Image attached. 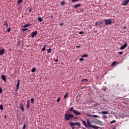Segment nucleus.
Masks as SVG:
<instances>
[{
    "label": "nucleus",
    "mask_w": 129,
    "mask_h": 129,
    "mask_svg": "<svg viewBox=\"0 0 129 129\" xmlns=\"http://www.w3.org/2000/svg\"><path fill=\"white\" fill-rule=\"evenodd\" d=\"M61 6H65V2L62 1L61 2Z\"/></svg>",
    "instance_id": "c756f323"
},
{
    "label": "nucleus",
    "mask_w": 129,
    "mask_h": 129,
    "mask_svg": "<svg viewBox=\"0 0 129 129\" xmlns=\"http://www.w3.org/2000/svg\"><path fill=\"white\" fill-rule=\"evenodd\" d=\"M22 30L23 31V32H25V31L28 30V28H27V27H23V28H22Z\"/></svg>",
    "instance_id": "a211bd4d"
},
{
    "label": "nucleus",
    "mask_w": 129,
    "mask_h": 129,
    "mask_svg": "<svg viewBox=\"0 0 129 129\" xmlns=\"http://www.w3.org/2000/svg\"><path fill=\"white\" fill-rule=\"evenodd\" d=\"M16 89L18 90L19 89V87H20V80H18L17 85H16Z\"/></svg>",
    "instance_id": "f8f14e48"
},
{
    "label": "nucleus",
    "mask_w": 129,
    "mask_h": 129,
    "mask_svg": "<svg viewBox=\"0 0 129 129\" xmlns=\"http://www.w3.org/2000/svg\"><path fill=\"white\" fill-rule=\"evenodd\" d=\"M26 108L27 109H29V108H30V100H28L27 102Z\"/></svg>",
    "instance_id": "9b49d317"
},
{
    "label": "nucleus",
    "mask_w": 129,
    "mask_h": 129,
    "mask_svg": "<svg viewBox=\"0 0 129 129\" xmlns=\"http://www.w3.org/2000/svg\"><path fill=\"white\" fill-rule=\"evenodd\" d=\"M6 52L5 49L0 50V55L2 56Z\"/></svg>",
    "instance_id": "ddd939ff"
},
{
    "label": "nucleus",
    "mask_w": 129,
    "mask_h": 129,
    "mask_svg": "<svg viewBox=\"0 0 129 129\" xmlns=\"http://www.w3.org/2000/svg\"><path fill=\"white\" fill-rule=\"evenodd\" d=\"M4 116H5V118H7V115H5Z\"/></svg>",
    "instance_id": "5fc2aeb1"
},
{
    "label": "nucleus",
    "mask_w": 129,
    "mask_h": 129,
    "mask_svg": "<svg viewBox=\"0 0 129 129\" xmlns=\"http://www.w3.org/2000/svg\"><path fill=\"white\" fill-rule=\"evenodd\" d=\"M82 121L83 124H84V125H85H85H86V122L85 121H84V120H82Z\"/></svg>",
    "instance_id": "f704fd0d"
},
{
    "label": "nucleus",
    "mask_w": 129,
    "mask_h": 129,
    "mask_svg": "<svg viewBox=\"0 0 129 129\" xmlns=\"http://www.w3.org/2000/svg\"><path fill=\"white\" fill-rule=\"evenodd\" d=\"M112 129H115V127H113Z\"/></svg>",
    "instance_id": "bf43d9fd"
},
{
    "label": "nucleus",
    "mask_w": 129,
    "mask_h": 129,
    "mask_svg": "<svg viewBox=\"0 0 129 129\" xmlns=\"http://www.w3.org/2000/svg\"><path fill=\"white\" fill-rule=\"evenodd\" d=\"M104 22H105V25H111L112 24L111 19H106Z\"/></svg>",
    "instance_id": "20e7f679"
},
{
    "label": "nucleus",
    "mask_w": 129,
    "mask_h": 129,
    "mask_svg": "<svg viewBox=\"0 0 129 129\" xmlns=\"http://www.w3.org/2000/svg\"><path fill=\"white\" fill-rule=\"evenodd\" d=\"M75 119H77V118L76 117H74Z\"/></svg>",
    "instance_id": "6e6d98bb"
},
{
    "label": "nucleus",
    "mask_w": 129,
    "mask_h": 129,
    "mask_svg": "<svg viewBox=\"0 0 129 129\" xmlns=\"http://www.w3.org/2000/svg\"><path fill=\"white\" fill-rule=\"evenodd\" d=\"M80 34H82V33H80Z\"/></svg>",
    "instance_id": "e2e57ef3"
},
{
    "label": "nucleus",
    "mask_w": 129,
    "mask_h": 129,
    "mask_svg": "<svg viewBox=\"0 0 129 129\" xmlns=\"http://www.w3.org/2000/svg\"><path fill=\"white\" fill-rule=\"evenodd\" d=\"M75 128V127L73 126L72 129Z\"/></svg>",
    "instance_id": "4d7b16f0"
},
{
    "label": "nucleus",
    "mask_w": 129,
    "mask_h": 129,
    "mask_svg": "<svg viewBox=\"0 0 129 129\" xmlns=\"http://www.w3.org/2000/svg\"><path fill=\"white\" fill-rule=\"evenodd\" d=\"M0 93H3V88H0Z\"/></svg>",
    "instance_id": "ea45409f"
},
{
    "label": "nucleus",
    "mask_w": 129,
    "mask_h": 129,
    "mask_svg": "<svg viewBox=\"0 0 129 129\" xmlns=\"http://www.w3.org/2000/svg\"><path fill=\"white\" fill-rule=\"evenodd\" d=\"M70 111H73V112H74V108L73 107H72L70 109Z\"/></svg>",
    "instance_id": "5701e85b"
},
{
    "label": "nucleus",
    "mask_w": 129,
    "mask_h": 129,
    "mask_svg": "<svg viewBox=\"0 0 129 129\" xmlns=\"http://www.w3.org/2000/svg\"><path fill=\"white\" fill-rule=\"evenodd\" d=\"M33 33H37V31L33 32Z\"/></svg>",
    "instance_id": "864d4df0"
},
{
    "label": "nucleus",
    "mask_w": 129,
    "mask_h": 129,
    "mask_svg": "<svg viewBox=\"0 0 129 129\" xmlns=\"http://www.w3.org/2000/svg\"><path fill=\"white\" fill-rule=\"evenodd\" d=\"M129 3V0H125L123 2L122 5L124 6H127V4Z\"/></svg>",
    "instance_id": "1a4fd4ad"
},
{
    "label": "nucleus",
    "mask_w": 129,
    "mask_h": 129,
    "mask_svg": "<svg viewBox=\"0 0 129 129\" xmlns=\"http://www.w3.org/2000/svg\"><path fill=\"white\" fill-rule=\"evenodd\" d=\"M39 22H43V19L41 17H39L38 19Z\"/></svg>",
    "instance_id": "b1692460"
},
{
    "label": "nucleus",
    "mask_w": 129,
    "mask_h": 129,
    "mask_svg": "<svg viewBox=\"0 0 129 129\" xmlns=\"http://www.w3.org/2000/svg\"><path fill=\"white\" fill-rule=\"evenodd\" d=\"M122 53H123V52H122V51H119V52H118V54H119V55H121V54H122Z\"/></svg>",
    "instance_id": "37998d69"
},
{
    "label": "nucleus",
    "mask_w": 129,
    "mask_h": 129,
    "mask_svg": "<svg viewBox=\"0 0 129 129\" xmlns=\"http://www.w3.org/2000/svg\"><path fill=\"white\" fill-rule=\"evenodd\" d=\"M37 34H38L37 33H32L30 35L32 36V38H34L35 36H37Z\"/></svg>",
    "instance_id": "2eb2a0df"
},
{
    "label": "nucleus",
    "mask_w": 129,
    "mask_h": 129,
    "mask_svg": "<svg viewBox=\"0 0 129 129\" xmlns=\"http://www.w3.org/2000/svg\"><path fill=\"white\" fill-rule=\"evenodd\" d=\"M7 31L8 32V33H10V32H11V28H8L7 29Z\"/></svg>",
    "instance_id": "79ce46f5"
},
{
    "label": "nucleus",
    "mask_w": 129,
    "mask_h": 129,
    "mask_svg": "<svg viewBox=\"0 0 129 129\" xmlns=\"http://www.w3.org/2000/svg\"><path fill=\"white\" fill-rule=\"evenodd\" d=\"M103 90L104 91H105V90H106V89H103Z\"/></svg>",
    "instance_id": "603ef678"
},
{
    "label": "nucleus",
    "mask_w": 129,
    "mask_h": 129,
    "mask_svg": "<svg viewBox=\"0 0 129 129\" xmlns=\"http://www.w3.org/2000/svg\"><path fill=\"white\" fill-rule=\"evenodd\" d=\"M58 59H56L55 60V62H58Z\"/></svg>",
    "instance_id": "3c124183"
},
{
    "label": "nucleus",
    "mask_w": 129,
    "mask_h": 129,
    "mask_svg": "<svg viewBox=\"0 0 129 129\" xmlns=\"http://www.w3.org/2000/svg\"><path fill=\"white\" fill-rule=\"evenodd\" d=\"M51 51H52V49L51 48L47 49V53L49 54V53H51Z\"/></svg>",
    "instance_id": "a878e982"
},
{
    "label": "nucleus",
    "mask_w": 129,
    "mask_h": 129,
    "mask_svg": "<svg viewBox=\"0 0 129 129\" xmlns=\"http://www.w3.org/2000/svg\"><path fill=\"white\" fill-rule=\"evenodd\" d=\"M79 33H83V31H81Z\"/></svg>",
    "instance_id": "052dcab7"
},
{
    "label": "nucleus",
    "mask_w": 129,
    "mask_h": 129,
    "mask_svg": "<svg viewBox=\"0 0 129 129\" xmlns=\"http://www.w3.org/2000/svg\"><path fill=\"white\" fill-rule=\"evenodd\" d=\"M76 48H80V46H77Z\"/></svg>",
    "instance_id": "8fccbe9b"
},
{
    "label": "nucleus",
    "mask_w": 129,
    "mask_h": 129,
    "mask_svg": "<svg viewBox=\"0 0 129 129\" xmlns=\"http://www.w3.org/2000/svg\"><path fill=\"white\" fill-rule=\"evenodd\" d=\"M72 118H74V115H73V114H69L67 113H65V115H64L65 120H67V121L71 120Z\"/></svg>",
    "instance_id": "f257e3e1"
},
{
    "label": "nucleus",
    "mask_w": 129,
    "mask_h": 129,
    "mask_svg": "<svg viewBox=\"0 0 129 129\" xmlns=\"http://www.w3.org/2000/svg\"><path fill=\"white\" fill-rule=\"evenodd\" d=\"M1 78L5 83L7 82V76H6L5 75H2L1 76Z\"/></svg>",
    "instance_id": "6e6552de"
},
{
    "label": "nucleus",
    "mask_w": 129,
    "mask_h": 129,
    "mask_svg": "<svg viewBox=\"0 0 129 129\" xmlns=\"http://www.w3.org/2000/svg\"><path fill=\"white\" fill-rule=\"evenodd\" d=\"M101 114H107V112L106 111H102L101 112Z\"/></svg>",
    "instance_id": "bb28decb"
},
{
    "label": "nucleus",
    "mask_w": 129,
    "mask_h": 129,
    "mask_svg": "<svg viewBox=\"0 0 129 129\" xmlns=\"http://www.w3.org/2000/svg\"><path fill=\"white\" fill-rule=\"evenodd\" d=\"M87 116H89V117H94L95 118H97L99 117L98 115H91L89 113L87 114Z\"/></svg>",
    "instance_id": "423d86ee"
},
{
    "label": "nucleus",
    "mask_w": 129,
    "mask_h": 129,
    "mask_svg": "<svg viewBox=\"0 0 129 129\" xmlns=\"http://www.w3.org/2000/svg\"><path fill=\"white\" fill-rule=\"evenodd\" d=\"M79 0H72V3H75V2H78Z\"/></svg>",
    "instance_id": "a18cd8bd"
},
{
    "label": "nucleus",
    "mask_w": 129,
    "mask_h": 129,
    "mask_svg": "<svg viewBox=\"0 0 129 129\" xmlns=\"http://www.w3.org/2000/svg\"><path fill=\"white\" fill-rule=\"evenodd\" d=\"M103 117H104L105 118H107V116L106 115H104Z\"/></svg>",
    "instance_id": "49530a36"
},
{
    "label": "nucleus",
    "mask_w": 129,
    "mask_h": 129,
    "mask_svg": "<svg viewBox=\"0 0 129 129\" xmlns=\"http://www.w3.org/2000/svg\"><path fill=\"white\" fill-rule=\"evenodd\" d=\"M57 102H60V97H58L56 100Z\"/></svg>",
    "instance_id": "58836bf2"
},
{
    "label": "nucleus",
    "mask_w": 129,
    "mask_h": 129,
    "mask_svg": "<svg viewBox=\"0 0 129 129\" xmlns=\"http://www.w3.org/2000/svg\"><path fill=\"white\" fill-rule=\"evenodd\" d=\"M84 58H80V61H84Z\"/></svg>",
    "instance_id": "c03bdc74"
},
{
    "label": "nucleus",
    "mask_w": 129,
    "mask_h": 129,
    "mask_svg": "<svg viewBox=\"0 0 129 129\" xmlns=\"http://www.w3.org/2000/svg\"><path fill=\"white\" fill-rule=\"evenodd\" d=\"M30 26H31V24L30 23H28V24H26L25 25H24L23 26V28H27V27H30Z\"/></svg>",
    "instance_id": "f3484780"
},
{
    "label": "nucleus",
    "mask_w": 129,
    "mask_h": 129,
    "mask_svg": "<svg viewBox=\"0 0 129 129\" xmlns=\"http://www.w3.org/2000/svg\"><path fill=\"white\" fill-rule=\"evenodd\" d=\"M47 47L46 45H44V46L43 47V48H42V52H44V51H45V50H46V47Z\"/></svg>",
    "instance_id": "4be33fe9"
},
{
    "label": "nucleus",
    "mask_w": 129,
    "mask_h": 129,
    "mask_svg": "<svg viewBox=\"0 0 129 129\" xmlns=\"http://www.w3.org/2000/svg\"><path fill=\"white\" fill-rule=\"evenodd\" d=\"M74 113L76 114L77 116V115H81V113L79 111H77V110H74Z\"/></svg>",
    "instance_id": "9d476101"
},
{
    "label": "nucleus",
    "mask_w": 129,
    "mask_h": 129,
    "mask_svg": "<svg viewBox=\"0 0 129 129\" xmlns=\"http://www.w3.org/2000/svg\"><path fill=\"white\" fill-rule=\"evenodd\" d=\"M88 81V80L87 79H84L82 80L81 82H85Z\"/></svg>",
    "instance_id": "412c9836"
},
{
    "label": "nucleus",
    "mask_w": 129,
    "mask_h": 129,
    "mask_svg": "<svg viewBox=\"0 0 129 129\" xmlns=\"http://www.w3.org/2000/svg\"><path fill=\"white\" fill-rule=\"evenodd\" d=\"M7 21L8 20L6 21L5 23H4V25H6V26L8 27V23L7 22Z\"/></svg>",
    "instance_id": "a19ab883"
},
{
    "label": "nucleus",
    "mask_w": 129,
    "mask_h": 129,
    "mask_svg": "<svg viewBox=\"0 0 129 129\" xmlns=\"http://www.w3.org/2000/svg\"><path fill=\"white\" fill-rule=\"evenodd\" d=\"M102 121L99 120H98V124H99V125H102Z\"/></svg>",
    "instance_id": "6ab92c4d"
},
{
    "label": "nucleus",
    "mask_w": 129,
    "mask_h": 129,
    "mask_svg": "<svg viewBox=\"0 0 129 129\" xmlns=\"http://www.w3.org/2000/svg\"><path fill=\"white\" fill-rule=\"evenodd\" d=\"M17 46H21V41H18L17 43Z\"/></svg>",
    "instance_id": "393cba45"
},
{
    "label": "nucleus",
    "mask_w": 129,
    "mask_h": 129,
    "mask_svg": "<svg viewBox=\"0 0 129 129\" xmlns=\"http://www.w3.org/2000/svg\"><path fill=\"white\" fill-rule=\"evenodd\" d=\"M23 0H18V4H22Z\"/></svg>",
    "instance_id": "e433bc0d"
},
{
    "label": "nucleus",
    "mask_w": 129,
    "mask_h": 129,
    "mask_svg": "<svg viewBox=\"0 0 129 129\" xmlns=\"http://www.w3.org/2000/svg\"><path fill=\"white\" fill-rule=\"evenodd\" d=\"M95 26L98 28H101V27H102V21H97L95 23Z\"/></svg>",
    "instance_id": "7ed1b4c3"
},
{
    "label": "nucleus",
    "mask_w": 129,
    "mask_h": 129,
    "mask_svg": "<svg viewBox=\"0 0 129 129\" xmlns=\"http://www.w3.org/2000/svg\"><path fill=\"white\" fill-rule=\"evenodd\" d=\"M79 7H81V4H76L75 5L74 8L75 9H77V8H79Z\"/></svg>",
    "instance_id": "dca6fc26"
},
{
    "label": "nucleus",
    "mask_w": 129,
    "mask_h": 129,
    "mask_svg": "<svg viewBox=\"0 0 129 129\" xmlns=\"http://www.w3.org/2000/svg\"><path fill=\"white\" fill-rule=\"evenodd\" d=\"M0 109L1 110H4V107L3 106V105H0Z\"/></svg>",
    "instance_id": "2f4dec72"
},
{
    "label": "nucleus",
    "mask_w": 129,
    "mask_h": 129,
    "mask_svg": "<svg viewBox=\"0 0 129 129\" xmlns=\"http://www.w3.org/2000/svg\"><path fill=\"white\" fill-rule=\"evenodd\" d=\"M26 126H27V125L26 123H24L23 125V129H26Z\"/></svg>",
    "instance_id": "c9c22d12"
},
{
    "label": "nucleus",
    "mask_w": 129,
    "mask_h": 129,
    "mask_svg": "<svg viewBox=\"0 0 129 129\" xmlns=\"http://www.w3.org/2000/svg\"><path fill=\"white\" fill-rule=\"evenodd\" d=\"M32 12V9H30L29 11V13H31Z\"/></svg>",
    "instance_id": "de8ad7c7"
},
{
    "label": "nucleus",
    "mask_w": 129,
    "mask_h": 129,
    "mask_svg": "<svg viewBox=\"0 0 129 129\" xmlns=\"http://www.w3.org/2000/svg\"><path fill=\"white\" fill-rule=\"evenodd\" d=\"M85 126H86V127H87V128H88L90 127V126L88 124H87Z\"/></svg>",
    "instance_id": "4c0bfd02"
},
{
    "label": "nucleus",
    "mask_w": 129,
    "mask_h": 129,
    "mask_svg": "<svg viewBox=\"0 0 129 129\" xmlns=\"http://www.w3.org/2000/svg\"><path fill=\"white\" fill-rule=\"evenodd\" d=\"M82 57H88V55L87 54H85L82 55Z\"/></svg>",
    "instance_id": "c85d7f7f"
},
{
    "label": "nucleus",
    "mask_w": 129,
    "mask_h": 129,
    "mask_svg": "<svg viewBox=\"0 0 129 129\" xmlns=\"http://www.w3.org/2000/svg\"><path fill=\"white\" fill-rule=\"evenodd\" d=\"M36 72V68H33L32 69L31 72L34 73V72Z\"/></svg>",
    "instance_id": "cd10ccee"
},
{
    "label": "nucleus",
    "mask_w": 129,
    "mask_h": 129,
    "mask_svg": "<svg viewBox=\"0 0 129 129\" xmlns=\"http://www.w3.org/2000/svg\"><path fill=\"white\" fill-rule=\"evenodd\" d=\"M67 96H68V93H67L65 95V96H64V99H66V98H67Z\"/></svg>",
    "instance_id": "473e14b6"
},
{
    "label": "nucleus",
    "mask_w": 129,
    "mask_h": 129,
    "mask_svg": "<svg viewBox=\"0 0 129 129\" xmlns=\"http://www.w3.org/2000/svg\"><path fill=\"white\" fill-rule=\"evenodd\" d=\"M35 101V99H34L33 98H31V103L34 104V102Z\"/></svg>",
    "instance_id": "aec40b11"
},
{
    "label": "nucleus",
    "mask_w": 129,
    "mask_h": 129,
    "mask_svg": "<svg viewBox=\"0 0 129 129\" xmlns=\"http://www.w3.org/2000/svg\"><path fill=\"white\" fill-rule=\"evenodd\" d=\"M63 24V23H61L60 26H62Z\"/></svg>",
    "instance_id": "13d9d810"
},
{
    "label": "nucleus",
    "mask_w": 129,
    "mask_h": 129,
    "mask_svg": "<svg viewBox=\"0 0 129 129\" xmlns=\"http://www.w3.org/2000/svg\"><path fill=\"white\" fill-rule=\"evenodd\" d=\"M113 122H116V121L115 120L111 121L110 122V123L112 124V123H113Z\"/></svg>",
    "instance_id": "72a5a7b5"
},
{
    "label": "nucleus",
    "mask_w": 129,
    "mask_h": 129,
    "mask_svg": "<svg viewBox=\"0 0 129 129\" xmlns=\"http://www.w3.org/2000/svg\"><path fill=\"white\" fill-rule=\"evenodd\" d=\"M127 47V43H125L124 44V45H122L120 47V50H123V49H125V48H126Z\"/></svg>",
    "instance_id": "0eeeda50"
},
{
    "label": "nucleus",
    "mask_w": 129,
    "mask_h": 129,
    "mask_svg": "<svg viewBox=\"0 0 129 129\" xmlns=\"http://www.w3.org/2000/svg\"><path fill=\"white\" fill-rule=\"evenodd\" d=\"M82 10L81 11V12H83V9H82Z\"/></svg>",
    "instance_id": "680f3d73"
},
{
    "label": "nucleus",
    "mask_w": 129,
    "mask_h": 129,
    "mask_svg": "<svg viewBox=\"0 0 129 129\" xmlns=\"http://www.w3.org/2000/svg\"><path fill=\"white\" fill-rule=\"evenodd\" d=\"M123 29H124V30H126V26L123 27Z\"/></svg>",
    "instance_id": "09e8293b"
},
{
    "label": "nucleus",
    "mask_w": 129,
    "mask_h": 129,
    "mask_svg": "<svg viewBox=\"0 0 129 129\" xmlns=\"http://www.w3.org/2000/svg\"><path fill=\"white\" fill-rule=\"evenodd\" d=\"M71 126H74L75 125H78L79 127H80V122H73L72 121H69V122Z\"/></svg>",
    "instance_id": "f03ea898"
},
{
    "label": "nucleus",
    "mask_w": 129,
    "mask_h": 129,
    "mask_svg": "<svg viewBox=\"0 0 129 129\" xmlns=\"http://www.w3.org/2000/svg\"><path fill=\"white\" fill-rule=\"evenodd\" d=\"M20 108L21 109L22 111H24V106H23V103H21L19 105Z\"/></svg>",
    "instance_id": "4468645a"
},
{
    "label": "nucleus",
    "mask_w": 129,
    "mask_h": 129,
    "mask_svg": "<svg viewBox=\"0 0 129 129\" xmlns=\"http://www.w3.org/2000/svg\"><path fill=\"white\" fill-rule=\"evenodd\" d=\"M87 122H88V125H89L91 127H92V128H94V129H98V128H99V127H97L96 126L91 125V124H90V122H89V121L88 120H87Z\"/></svg>",
    "instance_id": "39448f33"
},
{
    "label": "nucleus",
    "mask_w": 129,
    "mask_h": 129,
    "mask_svg": "<svg viewBox=\"0 0 129 129\" xmlns=\"http://www.w3.org/2000/svg\"><path fill=\"white\" fill-rule=\"evenodd\" d=\"M116 64V61H113V63L111 64V66H114Z\"/></svg>",
    "instance_id": "7c9ffc66"
}]
</instances>
